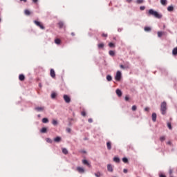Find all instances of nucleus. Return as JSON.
I'll return each mask as SVG.
<instances>
[{
    "instance_id": "obj_10",
    "label": "nucleus",
    "mask_w": 177,
    "mask_h": 177,
    "mask_svg": "<svg viewBox=\"0 0 177 177\" xmlns=\"http://www.w3.org/2000/svg\"><path fill=\"white\" fill-rule=\"evenodd\" d=\"M54 142H55L56 143H59V142H62V138H60L59 136L56 137L55 138H54Z\"/></svg>"
},
{
    "instance_id": "obj_39",
    "label": "nucleus",
    "mask_w": 177,
    "mask_h": 177,
    "mask_svg": "<svg viewBox=\"0 0 177 177\" xmlns=\"http://www.w3.org/2000/svg\"><path fill=\"white\" fill-rule=\"evenodd\" d=\"M160 142H164V140H165V136H161L160 138Z\"/></svg>"
},
{
    "instance_id": "obj_28",
    "label": "nucleus",
    "mask_w": 177,
    "mask_h": 177,
    "mask_svg": "<svg viewBox=\"0 0 177 177\" xmlns=\"http://www.w3.org/2000/svg\"><path fill=\"white\" fill-rule=\"evenodd\" d=\"M62 153H63L64 154H68V151L67 150V149L63 148V149H62Z\"/></svg>"
},
{
    "instance_id": "obj_36",
    "label": "nucleus",
    "mask_w": 177,
    "mask_h": 177,
    "mask_svg": "<svg viewBox=\"0 0 177 177\" xmlns=\"http://www.w3.org/2000/svg\"><path fill=\"white\" fill-rule=\"evenodd\" d=\"M51 97L52 99H55L56 97V93H52Z\"/></svg>"
},
{
    "instance_id": "obj_20",
    "label": "nucleus",
    "mask_w": 177,
    "mask_h": 177,
    "mask_svg": "<svg viewBox=\"0 0 177 177\" xmlns=\"http://www.w3.org/2000/svg\"><path fill=\"white\" fill-rule=\"evenodd\" d=\"M106 147H107V149L109 150H111V142H106Z\"/></svg>"
},
{
    "instance_id": "obj_56",
    "label": "nucleus",
    "mask_w": 177,
    "mask_h": 177,
    "mask_svg": "<svg viewBox=\"0 0 177 177\" xmlns=\"http://www.w3.org/2000/svg\"><path fill=\"white\" fill-rule=\"evenodd\" d=\"M132 0H127V2H131Z\"/></svg>"
},
{
    "instance_id": "obj_27",
    "label": "nucleus",
    "mask_w": 177,
    "mask_h": 177,
    "mask_svg": "<svg viewBox=\"0 0 177 177\" xmlns=\"http://www.w3.org/2000/svg\"><path fill=\"white\" fill-rule=\"evenodd\" d=\"M106 80H107V81L110 82V81H112V80H113V77H111V75H108L106 76Z\"/></svg>"
},
{
    "instance_id": "obj_5",
    "label": "nucleus",
    "mask_w": 177,
    "mask_h": 177,
    "mask_svg": "<svg viewBox=\"0 0 177 177\" xmlns=\"http://www.w3.org/2000/svg\"><path fill=\"white\" fill-rule=\"evenodd\" d=\"M35 110H36V111H44L45 110V107L44 106H37L35 108Z\"/></svg>"
},
{
    "instance_id": "obj_30",
    "label": "nucleus",
    "mask_w": 177,
    "mask_h": 177,
    "mask_svg": "<svg viewBox=\"0 0 177 177\" xmlns=\"http://www.w3.org/2000/svg\"><path fill=\"white\" fill-rule=\"evenodd\" d=\"M109 55L110 56H115V52H114V50H109Z\"/></svg>"
},
{
    "instance_id": "obj_58",
    "label": "nucleus",
    "mask_w": 177,
    "mask_h": 177,
    "mask_svg": "<svg viewBox=\"0 0 177 177\" xmlns=\"http://www.w3.org/2000/svg\"><path fill=\"white\" fill-rule=\"evenodd\" d=\"M163 27H164V28H165V25H164V26H163Z\"/></svg>"
},
{
    "instance_id": "obj_26",
    "label": "nucleus",
    "mask_w": 177,
    "mask_h": 177,
    "mask_svg": "<svg viewBox=\"0 0 177 177\" xmlns=\"http://www.w3.org/2000/svg\"><path fill=\"white\" fill-rule=\"evenodd\" d=\"M161 5H163V6H165L167 5V0H160Z\"/></svg>"
},
{
    "instance_id": "obj_52",
    "label": "nucleus",
    "mask_w": 177,
    "mask_h": 177,
    "mask_svg": "<svg viewBox=\"0 0 177 177\" xmlns=\"http://www.w3.org/2000/svg\"><path fill=\"white\" fill-rule=\"evenodd\" d=\"M160 177H167V176L165 175H164V174H160Z\"/></svg>"
},
{
    "instance_id": "obj_3",
    "label": "nucleus",
    "mask_w": 177,
    "mask_h": 177,
    "mask_svg": "<svg viewBox=\"0 0 177 177\" xmlns=\"http://www.w3.org/2000/svg\"><path fill=\"white\" fill-rule=\"evenodd\" d=\"M64 100L66 103H70V102H71V98L67 95H64Z\"/></svg>"
},
{
    "instance_id": "obj_53",
    "label": "nucleus",
    "mask_w": 177,
    "mask_h": 177,
    "mask_svg": "<svg viewBox=\"0 0 177 177\" xmlns=\"http://www.w3.org/2000/svg\"><path fill=\"white\" fill-rule=\"evenodd\" d=\"M167 145H172V142H171V141H169L167 142Z\"/></svg>"
},
{
    "instance_id": "obj_41",
    "label": "nucleus",
    "mask_w": 177,
    "mask_h": 177,
    "mask_svg": "<svg viewBox=\"0 0 177 177\" xmlns=\"http://www.w3.org/2000/svg\"><path fill=\"white\" fill-rule=\"evenodd\" d=\"M66 132H68V133H70L71 132V129L66 128Z\"/></svg>"
},
{
    "instance_id": "obj_47",
    "label": "nucleus",
    "mask_w": 177,
    "mask_h": 177,
    "mask_svg": "<svg viewBox=\"0 0 177 177\" xmlns=\"http://www.w3.org/2000/svg\"><path fill=\"white\" fill-rule=\"evenodd\" d=\"M123 172H124V174H128V169H124Z\"/></svg>"
},
{
    "instance_id": "obj_1",
    "label": "nucleus",
    "mask_w": 177,
    "mask_h": 177,
    "mask_svg": "<svg viewBox=\"0 0 177 177\" xmlns=\"http://www.w3.org/2000/svg\"><path fill=\"white\" fill-rule=\"evenodd\" d=\"M160 111L162 114L164 115L166 113L167 111V102H163L160 104Z\"/></svg>"
},
{
    "instance_id": "obj_35",
    "label": "nucleus",
    "mask_w": 177,
    "mask_h": 177,
    "mask_svg": "<svg viewBox=\"0 0 177 177\" xmlns=\"http://www.w3.org/2000/svg\"><path fill=\"white\" fill-rule=\"evenodd\" d=\"M167 127L169 129H172V125L171 124V122H167Z\"/></svg>"
},
{
    "instance_id": "obj_48",
    "label": "nucleus",
    "mask_w": 177,
    "mask_h": 177,
    "mask_svg": "<svg viewBox=\"0 0 177 177\" xmlns=\"http://www.w3.org/2000/svg\"><path fill=\"white\" fill-rule=\"evenodd\" d=\"M120 68H122V70H125V66L124 65H120Z\"/></svg>"
},
{
    "instance_id": "obj_37",
    "label": "nucleus",
    "mask_w": 177,
    "mask_h": 177,
    "mask_svg": "<svg viewBox=\"0 0 177 177\" xmlns=\"http://www.w3.org/2000/svg\"><path fill=\"white\" fill-rule=\"evenodd\" d=\"M158 37H159V38H161V37H162V32H158Z\"/></svg>"
},
{
    "instance_id": "obj_21",
    "label": "nucleus",
    "mask_w": 177,
    "mask_h": 177,
    "mask_svg": "<svg viewBox=\"0 0 177 177\" xmlns=\"http://www.w3.org/2000/svg\"><path fill=\"white\" fill-rule=\"evenodd\" d=\"M62 41L60 40V39H55V44H56L57 45H60Z\"/></svg>"
},
{
    "instance_id": "obj_12",
    "label": "nucleus",
    "mask_w": 177,
    "mask_h": 177,
    "mask_svg": "<svg viewBox=\"0 0 177 177\" xmlns=\"http://www.w3.org/2000/svg\"><path fill=\"white\" fill-rule=\"evenodd\" d=\"M107 169H108L109 172H113V167L110 164L107 165Z\"/></svg>"
},
{
    "instance_id": "obj_7",
    "label": "nucleus",
    "mask_w": 177,
    "mask_h": 177,
    "mask_svg": "<svg viewBox=\"0 0 177 177\" xmlns=\"http://www.w3.org/2000/svg\"><path fill=\"white\" fill-rule=\"evenodd\" d=\"M50 75L52 78H55L56 74L55 73V70L50 69Z\"/></svg>"
},
{
    "instance_id": "obj_60",
    "label": "nucleus",
    "mask_w": 177,
    "mask_h": 177,
    "mask_svg": "<svg viewBox=\"0 0 177 177\" xmlns=\"http://www.w3.org/2000/svg\"><path fill=\"white\" fill-rule=\"evenodd\" d=\"M0 21H1V18H0Z\"/></svg>"
},
{
    "instance_id": "obj_44",
    "label": "nucleus",
    "mask_w": 177,
    "mask_h": 177,
    "mask_svg": "<svg viewBox=\"0 0 177 177\" xmlns=\"http://www.w3.org/2000/svg\"><path fill=\"white\" fill-rule=\"evenodd\" d=\"M140 10H145V9H146L145 6H140Z\"/></svg>"
},
{
    "instance_id": "obj_46",
    "label": "nucleus",
    "mask_w": 177,
    "mask_h": 177,
    "mask_svg": "<svg viewBox=\"0 0 177 177\" xmlns=\"http://www.w3.org/2000/svg\"><path fill=\"white\" fill-rule=\"evenodd\" d=\"M88 122L91 124V123H92V122H93V120H92V118H89L88 120Z\"/></svg>"
},
{
    "instance_id": "obj_51",
    "label": "nucleus",
    "mask_w": 177,
    "mask_h": 177,
    "mask_svg": "<svg viewBox=\"0 0 177 177\" xmlns=\"http://www.w3.org/2000/svg\"><path fill=\"white\" fill-rule=\"evenodd\" d=\"M37 2H38V0H32L33 3H37Z\"/></svg>"
},
{
    "instance_id": "obj_24",
    "label": "nucleus",
    "mask_w": 177,
    "mask_h": 177,
    "mask_svg": "<svg viewBox=\"0 0 177 177\" xmlns=\"http://www.w3.org/2000/svg\"><path fill=\"white\" fill-rule=\"evenodd\" d=\"M52 124H53V125L56 126V125H57V124H59V122H57V120L53 119V120H52Z\"/></svg>"
},
{
    "instance_id": "obj_33",
    "label": "nucleus",
    "mask_w": 177,
    "mask_h": 177,
    "mask_svg": "<svg viewBox=\"0 0 177 177\" xmlns=\"http://www.w3.org/2000/svg\"><path fill=\"white\" fill-rule=\"evenodd\" d=\"M138 107L136 106V105H133L132 107H131V110L133 111H136Z\"/></svg>"
},
{
    "instance_id": "obj_22",
    "label": "nucleus",
    "mask_w": 177,
    "mask_h": 177,
    "mask_svg": "<svg viewBox=\"0 0 177 177\" xmlns=\"http://www.w3.org/2000/svg\"><path fill=\"white\" fill-rule=\"evenodd\" d=\"M167 10H168V12H174V6H169L167 8Z\"/></svg>"
},
{
    "instance_id": "obj_25",
    "label": "nucleus",
    "mask_w": 177,
    "mask_h": 177,
    "mask_svg": "<svg viewBox=\"0 0 177 177\" xmlns=\"http://www.w3.org/2000/svg\"><path fill=\"white\" fill-rule=\"evenodd\" d=\"M46 131H47V129H46V127H43V128L41 129L40 132H41V133H46Z\"/></svg>"
},
{
    "instance_id": "obj_49",
    "label": "nucleus",
    "mask_w": 177,
    "mask_h": 177,
    "mask_svg": "<svg viewBox=\"0 0 177 177\" xmlns=\"http://www.w3.org/2000/svg\"><path fill=\"white\" fill-rule=\"evenodd\" d=\"M124 99H125L126 102H128V100H129V97L128 95H127Z\"/></svg>"
},
{
    "instance_id": "obj_45",
    "label": "nucleus",
    "mask_w": 177,
    "mask_h": 177,
    "mask_svg": "<svg viewBox=\"0 0 177 177\" xmlns=\"http://www.w3.org/2000/svg\"><path fill=\"white\" fill-rule=\"evenodd\" d=\"M102 37H105V38H107L108 35L106 34V33H103V34L102 35Z\"/></svg>"
},
{
    "instance_id": "obj_11",
    "label": "nucleus",
    "mask_w": 177,
    "mask_h": 177,
    "mask_svg": "<svg viewBox=\"0 0 177 177\" xmlns=\"http://www.w3.org/2000/svg\"><path fill=\"white\" fill-rule=\"evenodd\" d=\"M116 94L118 95V96H119V97H121V96H122V92L118 88L116 89Z\"/></svg>"
},
{
    "instance_id": "obj_2",
    "label": "nucleus",
    "mask_w": 177,
    "mask_h": 177,
    "mask_svg": "<svg viewBox=\"0 0 177 177\" xmlns=\"http://www.w3.org/2000/svg\"><path fill=\"white\" fill-rule=\"evenodd\" d=\"M34 23L35 25L37 26V27H39L41 30H45V26H44V25L41 22L35 20L34 21Z\"/></svg>"
},
{
    "instance_id": "obj_9",
    "label": "nucleus",
    "mask_w": 177,
    "mask_h": 177,
    "mask_svg": "<svg viewBox=\"0 0 177 177\" xmlns=\"http://www.w3.org/2000/svg\"><path fill=\"white\" fill-rule=\"evenodd\" d=\"M152 121H153V122H156V120H157V114H156V113H152Z\"/></svg>"
},
{
    "instance_id": "obj_43",
    "label": "nucleus",
    "mask_w": 177,
    "mask_h": 177,
    "mask_svg": "<svg viewBox=\"0 0 177 177\" xmlns=\"http://www.w3.org/2000/svg\"><path fill=\"white\" fill-rule=\"evenodd\" d=\"M95 176L97 177H100V172L95 173Z\"/></svg>"
},
{
    "instance_id": "obj_31",
    "label": "nucleus",
    "mask_w": 177,
    "mask_h": 177,
    "mask_svg": "<svg viewBox=\"0 0 177 177\" xmlns=\"http://www.w3.org/2000/svg\"><path fill=\"white\" fill-rule=\"evenodd\" d=\"M109 48H115V44H114V43H109Z\"/></svg>"
},
{
    "instance_id": "obj_55",
    "label": "nucleus",
    "mask_w": 177,
    "mask_h": 177,
    "mask_svg": "<svg viewBox=\"0 0 177 177\" xmlns=\"http://www.w3.org/2000/svg\"><path fill=\"white\" fill-rule=\"evenodd\" d=\"M71 35H72L73 37H74V35H75V33L71 32Z\"/></svg>"
},
{
    "instance_id": "obj_14",
    "label": "nucleus",
    "mask_w": 177,
    "mask_h": 177,
    "mask_svg": "<svg viewBox=\"0 0 177 177\" xmlns=\"http://www.w3.org/2000/svg\"><path fill=\"white\" fill-rule=\"evenodd\" d=\"M19 81H24V80H26V77L24 76V75L21 74L19 76Z\"/></svg>"
},
{
    "instance_id": "obj_16",
    "label": "nucleus",
    "mask_w": 177,
    "mask_h": 177,
    "mask_svg": "<svg viewBox=\"0 0 177 177\" xmlns=\"http://www.w3.org/2000/svg\"><path fill=\"white\" fill-rule=\"evenodd\" d=\"M145 31H146L147 32H150V31H151V28L149 27V26H146L144 28Z\"/></svg>"
},
{
    "instance_id": "obj_32",
    "label": "nucleus",
    "mask_w": 177,
    "mask_h": 177,
    "mask_svg": "<svg viewBox=\"0 0 177 177\" xmlns=\"http://www.w3.org/2000/svg\"><path fill=\"white\" fill-rule=\"evenodd\" d=\"M98 48H99V49H102V48H104V44L101 43V44H98Z\"/></svg>"
},
{
    "instance_id": "obj_4",
    "label": "nucleus",
    "mask_w": 177,
    "mask_h": 177,
    "mask_svg": "<svg viewBox=\"0 0 177 177\" xmlns=\"http://www.w3.org/2000/svg\"><path fill=\"white\" fill-rule=\"evenodd\" d=\"M115 80L116 81H120L121 80V71H118L115 75Z\"/></svg>"
},
{
    "instance_id": "obj_17",
    "label": "nucleus",
    "mask_w": 177,
    "mask_h": 177,
    "mask_svg": "<svg viewBox=\"0 0 177 177\" xmlns=\"http://www.w3.org/2000/svg\"><path fill=\"white\" fill-rule=\"evenodd\" d=\"M172 55H173L174 56H176V55H177V47H175V48L173 49V50H172Z\"/></svg>"
},
{
    "instance_id": "obj_57",
    "label": "nucleus",
    "mask_w": 177,
    "mask_h": 177,
    "mask_svg": "<svg viewBox=\"0 0 177 177\" xmlns=\"http://www.w3.org/2000/svg\"><path fill=\"white\" fill-rule=\"evenodd\" d=\"M37 117L39 118L41 117V115H38Z\"/></svg>"
},
{
    "instance_id": "obj_59",
    "label": "nucleus",
    "mask_w": 177,
    "mask_h": 177,
    "mask_svg": "<svg viewBox=\"0 0 177 177\" xmlns=\"http://www.w3.org/2000/svg\"><path fill=\"white\" fill-rule=\"evenodd\" d=\"M84 140H86V138H85Z\"/></svg>"
},
{
    "instance_id": "obj_40",
    "label": "nucleus",
    "mask_w": 177,
    "mask_h": 177,
    "mask_svg": "<svg viewBox=\"0 0 177 177\" xmlns=\"http://www.w3.org/2000/svg\"><path fill=\"white\" fill-rule=\"evenodd\" d=\"M143 2H145L143 0H137V3H143Z\"/></svg>"
},
{
    "instance_id": "obj_6",
    "label": "nucleus",
    "mask_w": 177,
    "mask_h": 177,
    "mask_svg": "<svg viewBox=\"0 0 177 177\" xmlns=\"http://www.w3.org/2000/svg\"><path fill=\"white\" fill-rule=\"evenodd\" d=\"M154 17H156V19H161V17H162V15L158 13L157 11H156L155 14H154Z\"/></svg>"
},
{
    "instance_id": "obj_34",
    "label": "nucleus",
    "mask_w": 177,
    "mask_h": 177,
    "mask_svg": "<svg viewBox=\"0 0 177 177\" xmlns=\"http://www.w3.org/2000/svg\"><path fill=\"white\" fill-rule=\"evenodd\" d=\"M122 161L123 162H124V164H127L128 162V158H122Z\"/></svg>"
},
{
    "instance_id": "obj_54",
    "label": "nucleus",
    "mask_w": 177,
    "mask_h": 177,
    "mask_svg": "<svg viewBox=\"0 0 177 177\" xmlns=\"http://www.w3.org/2000/svg\"><path fill=\"white\" fill-rule=\"evenodd\" d=\"M19 1H21V2H27V0H19Z\"/></svg>"
},
{
    "instance_id": "obj_19",
    "label": "nucleus",
    "mask_w": 177,
    "mask_h": 177,
    "mask_svg": "<svg viewBox=\"0 0 177 177\" xmlns=\"http://www.w3.org/2000/svg\"><path fill=\"white\" fill-rule=\"evenodd\" d=\"M58 26L59 28H63V27L64 26V23L63 21H59L58 23Z\"/></svg>"
},
{
    "instance_id": "obj_13",
    "label": "nucleus",
    "mask_w": 177,
    "mask_h": 177,
    "mask_svg": "<svg viewBox=\"0 0 177 177\" xmlns=\"http://www.w3.org/2000/svg\"><path fill=\"white\" fill-rule=\"evenodd\" d=\"M156 12V11H155L154 10L150 9V10H149V15H150L151 16H154Z\"/></svg>"
},
{
    "instance_id": "obj_8",
    "label": "nucleus",
    "mask_w": 177,
    "mask_h": 177,
    "mask_svg": "<svg viewBox=\"0 0 177 177\" xmlns=\"http://www.w3.org/2000/svg\"><path fill=\"white\" fill-rule=\"evenodd\" d=\"M77 171H78V172H80V174H84V172H85L84 168L80 167H77Z\"/></svg>"
},
{
    "instance_id": "obj_18",
    "label": "nucleus",
    "mask_w": 177,
    "mask_h": 177,
    "mask_svg": "<svg viewBox=\"0 0 177 177\" xmlns=\"http://www.w3.org/2000/svg\"><path fill=\"white\" fill-rule=\"evenodd\" d=\"M42 122L43 124H48V122H49V120L47 118H44L42 119Z\"/></svg>"
},
{
    "instance_id": "obj_50",
    "label": "nucleus",
    "mask_w": 177,
    "mask_h": 177,
    "mask_svg": "<svg viewBox=\"0 0 177 177\" xmlns=\"http://www.w3.org/2000/svg\"><path fill=\"white\" fill-rule=\"evenodd\" d=\"M149 110H150V108H149V107H146V108L145 109V111H149Z\"/></svg>"
},
{
    "instance_id": "obj_38",
    "label": "nucleus",
    "mask_w": 177,
    "mask_h": 177,
    "mask_svg": "<svg viewBox=\"0 0 177 177\" xmlns=\"http://www.w3.org/2000/svg\"><path fill=\"white\" fill-rule=\"evenodd\" d=\"M81 114H82V115L83 117H86V112H85V111H82Z\"/></svg>"
},
{
    "instance_id": "obj_42",
    "label": "nucleus",
    "mask_w": 177,
    "mask_h": 177,
    "mask_svg": "<svg viewBox=\"0 0 177 177\" xmlns=\"http://www.w3.org/2000/svg\"><path fill=\"white\" fill-rule=\"evenodd\" d=\"M46 142H48V143H52V140L50 138H47Z\"/></svg>"
},
{
    "instance_id": "obj_23",
    "label": "nucleus",
    "mask_w": 177,
    "mask_h": 177,
    "mask_svg": "<svg viewBox=\"0 0 177 177\" xmlns=\"http://www.w3.org/2000/svg\"><path fill=\"white\" fill-rule=\"evenodd\" d=\"M24 14H25L26 16H30V15H31V12H30V10H24Z\"/></svg>"
},
{
    "instance_id": "obj_29",
    "label": "nucleus",
    "mask_w": 177,
    "mask_h": 177,
    "mask_svg": "<svg viewBox=\"0 0 177 177\" xmlns=\"http://www.w3.org/2000/svg\"><path fill=\"white\" fill-rule=\"evenodd\" d=\"M113 161L115 162H120V158H118V157H114L113 158Z\"/></svg>"
},
{
    "instance_id": "obj_15",
    "label": "nucleus",
    "mask_w": 177,
    "mask_h": 177,
    "mask_svg": "<svg viewBox=\"0 0 177 177\" xmlns=\"http://www.w3.org/2000/svg\"><path fill=\"white\" fill-rule=\"evenodd\" d=\"M82 162L84 165H87V167H91V164H89V162L86 160H83Z\"/></svg>"
}]
</instances>
